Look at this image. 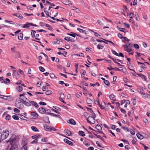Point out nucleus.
<instances>
[{
  "mask_svg": "<svg viewBox=\"0 0 150 150\" xmlns=\"http://www.w3.org/2000/svg\"><path fill=\"white\" fill-rule=\"evenodd\" d=\"M8 141L10 142L11 145V146L9 150H18V146L16 144V140L15 138H10Z\"/></svg>",
  "mask_w": 150,
  "mask_h": 150,
  "instance_id": "f257e3e1",
  "label": "nucleus"
},
{
  "mask_svg": "<svg viewBox=\"0 0 150 150\" xmlns=\"http://www.w3.org/2000/svg\"><path fill=\"white\" fill-rule=\"evenodd\" d=\"M9 135V131L7 129L3 130L0 135L1 139H6Z\"/></svg>",
  "mask_w": 150,
  "mask_h": 150,
  "instance_id": "f03ea898",
  "label": "nucleus"
},
{
  "mask_svg": "<svg viewBox=\"0 0 150 150\" xmlns=\"http://www.w3.org/2000/svg\"><path fill=\"white\" fill-rule=\"evenodd\" d=\"M95 118L92 116H89L87 118V121L90 124H94L95 122Z\"/></svg>",
  "mask_w": 150,
  "mask_h": 150,
  "instance_id": "7ed1b4c3",
  "label": "nucleus"
},
{
  "mask_svg": "<svg viewBox=\"0 0 150 150\" xmlns=\"http://www.w3.org/2000/svg\"><path fill=\"white\" fill-rule=\"evenodd\" d=\"M3 77H0V80L1 81L2 79V81L1 82V83H10V81L9 79L7 78H6L5 79L3 80Z\"/></svg>",
  "mask_w": 150,
  "mask_h": 150,
  "instance_id": "20e7f679",
  "label": "nucleus"
},
{
  "mask_svg": "<svg viewBox=\"0 0 150 150\" xmlns=\"http://www.w3.org/2000/svg\"><path fill=\"white\" fill-rule=\"evenodd\" d=\"M38 116V115L35 112H31V117L32 119H34L37 118Z\"/></svg>",
  "mask_w": 150,
  "mask_h": 150,
  "instance_id": "39448f33",
  "label": "nucleus"
},
{
  "mask_svg": "<svg viewBox=\"0 0 150 150\" xmlns=\"http://www.w3.org/2000/svg\"><path fill=\"white\" fill-rule=\"evenodd\" d=\"M87 110L88 111L90 112V115L93 116L94 117H96V115L92 111L91 109L89 108H87Z\"/></svg>",
  "mask_w": 150,
  "mask_h": 150,
  "instance_id": "423d86ee",
  "label": "nucleus"
},
{
  "mask_svg": "<svg viewBox=\"0 0 150 150\" xmlns=\"http://www.w3.org/2000/svg\"><path fill=\"white\" fill-rule=\"evenodd\" d=\"M25 99L27 100V101H24V104L26 106H30L31 105V102L27 98H25Z\"/></svg>",
  "mask_w": 150,
  "mask_h": 150,
  "instance_id": "0eeeda50",
  "label": "nucleus"
},
{
  "mask_svg": "<svg viewBox=\"0 0 150 150\" xmlns=\"http://www.w3.org/2000/svg\"><path fill=\"white\" fill-rule=\"evenodd\" d=\"M64 142L70 145L73 146V143L71 141L68 140V139H64Z\"/></svg>",
  "mask_w": 150,
  "mask_h": 150,
  "instance_id": "6e6552de",
  "label": "nucleus"
},
{
  "mask_svg": "<svg viewBox=\"0 0 150 150\" xmlns=\"http://www.w3.org/2000/svg\"><path fill=\"white\" fill-rule=\"evenodd\" d=\"M64 132L68 136H71L72 134L71 131L68 129H65Z\"/></svg>",
  "mask_w": 150,
  "mask_h": 150,
  "instance_id": "1a4fd4ad",
  "label": "nucleus"
},
{
  "mask_svg": "<svg viewBox=\"0 0 150 150\" xmlns=\"http://www.w3.org/2000/svg\"><path fill=\"white\" fill-rule=\"evenodd\" d=\"M44 127L45 128V129L47 130H53L54 131V128H52L50 126H47L46 125H45Z\"/></svg>",
  "mask_w": 150,
  "mask_h": 150,
  "instance_id": "9d476101",
  "label": "nucleus"
},
{
  "mask_svg": "<svg viewBox=\"0 0 150 150\" xmlns=\"http://www.w3.org/2000/svg\"><path fill=\"white\" fill-rule=\"evenodd\" d=\"M63 3L66 5H70L71 4V2L69 0H64Z\"/></svg>",
  "mask_w": 150,
  "mask_h": 150,
  "instance_id": "9b49d317",
  "label": "nucleus"
},
{
  "mask_svg": "<svg viewBox=\"0 0 150 150\" xmlns=\"http://www.w3.org/2000/svg\"><path fill=\"white\" fill-rule=\"evenodd\" d=\"M38 110L39 112L41 113H45L46 112L45 109L43 108H39Z\"/></svg>",
  "mask_w": 150,
  "mask_h": 150,
  "instance_id": "f8f14e48",
  "label": "nucleus"
},
{
  "mask_svg": "<svg viewBox=\"0 0 150 150\" xmlns=\"http://www.w3.org/2000/svg\"><path fill=\"white\" fill-rule=\"evenodd\" d=\"M16 106L18 108H22L23 107V104L20 103L16 104Z\"/></svg>",
  "mask_w": 150,
  "mask_h": 150,
  "instance_id": "ddd939ff",
  "label": "nucleus"
},
{
  "mask_svg": "<svg viewBox=\"0 0 150 150\" xmlns=\"http://www.w3.org/2000/svg\"><path fill=\"white\" fill-rule=\"evenodd\" d=\"M13 14L14 16H16L19 18L22 19L23 18V17L19 13H13Z\"/></svg>",
  "mask_w": 150,
  "mask_h": 150,
  "instance_id": "4468645a",
  "label": "nucleus"
},
{
  "mask_svg": "<svg viewBox=\"0 0 150 150\" xmlns=\"http://www.w3.org/2000/svg\"><path fill=\"white\" fill-rule=\"evenodd\" d=\"M69 123L73 125H76V123L75 121L73 119H71L69 120V122H68Z\"/></svg>",
  "mask_w": 150,
  "mask_h": 150,
  "instance_id": "2eb2a0df",
  "label": "nucleus"
},
{
  "mask_svg": "<svg viewBox=\"0 0 150 150\" xmlns=\"http://www.w3.org/2000/svg\"><path fill=\"white\" fill-rule=\"evenodd\" d=\"M64 40L68 41L73 42L74 41L73 39L69 37H65L64 38Z\"/></svg>",
  "mask_w": 150,
  "mask_h": 150,
  "instance_id": "dca6fc26",
  "label": "nucleus"
},
{
  "mask_svg": "<svg viewBox=\"0 0 150 150\" xmlns=\"http://www.w3.org/2000/svg\"><path fill=\"white\" fill-rule=\"evenodd\" d=\"M30 102L31 103V105H32L37 108L39 107L38 105L36 103L33 101H31Z\"/></svg>",
  "mask_w": 150,
  "mask_h": 150,
  "instance_id": "f3484780",
  "label": "nucleus"
},
{
  "mask_svg": "<svg viewBox=\"0 0 150 150\" xmlns=\"http://www.w3.org/2000/svg\"><path fill=\"white\" fill-rule=\"evenodd\" d=\"M13 73L16 78L17 79L19 77V74L16 71L14 70Z\"/></svg>",
  "mask_w": 150,
  "mask_h": 150,
  "instance_id": "a211bd4d",
  "label": "nucleus"
},
{
  "mask_svg": "<svg viewBox=\"0 0 150 150\" xmlns=\"http://www.w3.org/2000/svg\"><path fill=\"white\" fill-rule=\"evenodd\" d=\"M32 23H26L25 24H24L22 27L23 28H28L29 27V25H31Z\"/></svg>",
  "mask_w": 150,
  "mask_h": 150,
  "instance_id": "6ab92c4d",
  "label": "nucleus"
},
{
  "mask_svg": "<svg viewBox=\"0 0 150 150\" xmlns=\"http://www.w3.org/2000/svg\"><path fill=\"white\" fill-rule=\"evenodd\" d=\"M99 106L101 109H104V108L103 106V105H105V102L103 101L101 103V104H98Z\"/></svg>",
  "mask_w": 150,
  "mask_h": 150,
  "instance_id": "aec40b11",
  "label": "nucleus"
},
{
  "mask_svg": "<svg viewBox=\"0 0 150 150\" xmlns=\"http://www.w3.org/2000/svg\"><path fill=\"white\" fill-rule=\"evenodd\" d=\"M132 44L130 43H127L125 45H123V46L124 47H132Z\"/></svg>",
  "mask_w": 150,
  "mask_h": 150,
  "instance_id": "412c9836",
  "label": "nucleus"
},
{
  "mask_svg": "<svg viewBox=\"0 0 150 150\" xmlns=\"http://www.w3.org/2000/svg\"><path fill=\"white\" fill-rule=\"evenodd\" d=\"M23 34L22 33H20L18 34V39L20 40H21L23 39Z\"/></svg>",
  "mask_w": 150,
  "mask_h": 150,
  "instance_id": "4be33fe9",
  "label": "nucleus"
},
{
  "mask_svg": "<svg viewBox=\"0 0 150 150\" xmlns=\"http://www.w3.org/2000/svg\"><path fill=\"white\" fill-rule=\"evenodd\" d=\"M31 129L34 132H38L39 131L38 129L36 127L34 126H32Z\"/></svg>",
  "mask_w": 150,
  "mask_h": 150,
  "instance_id": "5701e85b",
  "label": "nucleus"
},
{
  "mask_svg": "<svg viewBox=\"0 0 150 150\" xmlns=\"http://www.w3.org/2000/svg\"><path fill=\"white\" fill-rule=\"evenodd\" d=\"M78 133L81 136L84 137L85 135V133L82 131H79Z\"/></svg>",
  "mask_w": 150,
  "mask_h": 150,
  "instance_id": "b1692460",
  "label": "nucleus"
},
{
  "mask_svg": "<svg viewBox=\"0 0 150 150\" xmlns=\"http://www.w3.org/2000/svg\"><path fill=\"white\" fill-rule=\"evenodd\" d=\"M125 48V51H127L128 52L132 51V49L131 48H129L128 47H124Z\"/></svg>",
  "mask_w": 150,
  "mask_h": 150,
  "instance_id": "393cba45",
  "label": "nucleus"
},
{
  "mask_svg": "<svg viewBox=\"0 0 150 150\" xmlns=\"http://www.w3.org/2000/svg\"><path fill=\"white\" fill-rule=\"evenodd\" d=\"M137 137L140 139H142L144 138L143 136L142 135L139 133L137 134Z\"/></svg>",
  "mask_w": 150,
  "mask_h": 150,
  "instance_id": "a878e982",
  "label": "nucleus"
},
{
  "mask_svg": "<svg viewBox=\"0 0 150 150\" xmlns=\"http://www.w3.org/2000/svg\"><path fill=\"white\" fill-rule=\"evenodd\" d=\"M49 114L53 117H55L59 118L60 117V116L59 115H56L53 113H50Z\"/></svg>",
  "mask_w": 150,
  "mask_h": 150,
  "instance_id": "bb28decb",
  "label": "nucleus"
},
{
  "mask_svg": "<svg viewBox=\"0 0 150 150\" xmlns=\"http://www.w3.org/2000/svg\"><path fill=\"white\" fill-rule=\"evenodd\" d=\"M71 33L72 34L67 33V35L73 37L75 38L76 37V34L75 33L73 32H71Z\"/></svg>",
  "mask_w": 150,
  "mask_h": 150,
  "instance_id": "cd10ccee",
  "label": "nucleus"
},
{
  "mask_svg": "<svg viewBox=\"0 0 150 150\" xmlns=\"http://www.w3.org/2000/svg\"><path fill=\"white\" fill-rule=\"evenodd\" d=\"M23 89L22 87L21 86H19L16 88V89L19 92H21L23 90Z\"/></svg>",
  "mask_w": 150,
  "mask_h": 150,
  "instance_id": "c85d7f7f",
  "label": "nucleus"
},
{
  "mask_svg": "<svg viewBox=\"0 0 150 150\" xmlns=\"http://www.w3.org/2000/svg\"><path fill=\"white\" fill-rule=\"evenodd\" d=\"M64 96L63 93H61L60 94V97H59V100L63 99L64 98Z\"/></svg>",
  "mask_w": 150,
  "mask_h": 150,
  "instance_id": "c756f323",
  "label": "nucleus"
},
{
  "mask_svg": "<svg viewBox=\"0 0 150 150\" xmlns=\"http://www.w3.org/2000/svg\"><path fill=\"white\" fill-rule=\"evenodd\" d=\"M96 128L98 130L100 131L102 129V127L101 126L99 125H97L96 126Z\"/></svg>",
  "mask_w": 150,
  "mask_h": 150,
  "instance_id": "7c9ffc66",
  "label": "nucleus"
},
{
  "mask_svg": "<svg viewBox=\"0 0 150 150\" xmlns=\"http://www.w3.org/2000/svg\"><path fill=\"white\" fill-rule=\"evenodd\" d=\"M117 29L120 31H122V32H124L125 33V31H124V30H125V28H120V27H119L118 26H117Z\"/></svg>",
  "mask_w": 150,
  "mask_h": 150,
  "instance_id": "2f4dec72",
  "label": "nucleus"
},
{
  "mask_svg": "<svg viewBox=\"0 0 150 150\" xmlns=\"http://www.w3.org/2000/svg\"><path fill=\"white\" fill-rule=\"evenodd\" d=\"M97 47L99 49H102L104 47V46L102 45L98 44L97 45Z\"/></svg>",
  "mask_w": 150,
  "mask_h": 150,
  "instance_id": "473e14b6",
  "label": "nucleus"
},
{
  "mask_svg": "<svg viewBox=\"0 0 150 150\" xmlns=\"http://www.w3.org/2000/svg\"><path fill=\"white\" fill-rule=\"evenodd\" d=\"M133 46L136 49H139V46L137 44H134L133 45Z\"/></svg>",
  "mask_w": 150,
  "mask_h": 150,
  "instance_id": "72a5a7b5",
  "label": "nucleus"
},
{
  "mask_svg": "<svg viewBox=\"0 0 150 150\" xmlns=\"http://www.w3.org/2000/svg\"><path fill=\"white\" fill-rule=\"evenodd\" d=\"M115 96L113 94L110 95L109 96V98L111 100H115L114 99V98H115Z\"/></svg>",
  "mask_w": 150,
  "mask_h": 150,
  "instance_id": "f704fd0d",
  "label": "nucleus"
},
{
  "mask_svg": "<svg viewBox=\"0 0 150 150\" xmlns=\"http://www.w3.org/2000/svg\"><path fill=\"white\" fill-rule=\"evenodd\" d=\"M77 30L79 31L80 33H84L85 34H86V33L85 32L86 31L82 29L77 28Z\"/></svg>",
  "mask_w": 150,
  "mask_h": 150,
  "instance_id": "c9c22d12",
  "label": "nucleus"
},
{
  "mask_svg": "<svg viewBox=\"0 0 150 150\" xmlns=\"http://www.w3.org/2000/svg\"><path fill=\"white\" fill-rule=\"evenodd\" d=\"M144 97L145 98L150 99V95L148 94L145 93L144 94Z\"/></svg>",
  "mask_w": 150,
  "mask_h": 150,
  "instance_id": "e433bc0d",
  "label": "nucleus"
},
{
  "mask_svg": "<svg viewBox=\"0 0 150 150\" xmlns=\"http://www.w3.org/2000/svg\"><path fill=\"white\" fill-rule=\"evenodd\" d=\"M137 141V139L136 138H133V140L132 141V142L133 144L135 145L136 144V142Z\"/></svg>",
  "mask_w": 150,
  "mask_h": 150,
  "instance_id": "4c0bfd02",
  "label": "nucleus"
},
{
  "mask_svg": "<svg viewBox=\"0 0 150 150\" xmlns=\"http://www.w3.org/2000/svg\"><path fill=\"white\" fill-rule=\"evenodd\" d=\"M12 118L15 120H19L18 117L16 115H13L12 116Z\"/></svg>",
  "mask_w": 150,
  "mask_h": 150,
  "instance_id": "58836bf2",
  "label": "nucleus"
},
{
  "mask_svg": "<svg viewBox=\"0 0 150 150\" xmlns=\"http://www.w3.org/2000/svg\"><path fill=\"white\" fill-rule=\"evenodd\" d=\"M45 26L48 28V29L50 30H52V27L50 25L48 24H46Z\"/></svg>",
  "mask_w": 150,
  "mask_h": 150,
  "instance_id": "ea45409f",
  "label": "nucleus"
},
{
  "mask_svg": "<svg viewBox=\"0 0 150 150\" xmlns=\"http://www.w3.org/2000/svg\"><path fill=\"white\" fill-rule=\"evenodd\" d=\"M138 76H140L142 78H144L145 79H146V77L143 74H137Z\"/></svg>",
  "mask_w": 150,
  "mask_h": 150,
  "instance_id": "a19ab883",
  "label": "nucleus"
},
{
  "mask_svg": "<svg viewBox=\"0 0 150 150\" xmlns=\"http://www.w3.org/2000/svg\"><path fill=\"white\" fill-rule=\"evenodd\" d=\"M111 51L113 54H115L117 56H119L118 54L115 51L112 50H111Z\"/></svg>",
  "mask_w": 150,
  "mask_h": 150,
  "instance_id": "79ce46f5",
  "label": "nucleus"
},
{
  "mask_svg": "<svg viewBox=\"0 0 150 150\" xmlns=\"http://www.w3.org/2000/svg\"><path fill=\"white\" fill-rule=\"evenodd\" d=\"M39 68L40 70L42 72H43L45 71V69L41 66L39 67Z\"/></svg>",
  "mask_w": 150,
  "mask_h": 150,
  "instance_id": "37998d69",
  "label": "nucleus"
},
{
  "mask_svg": "<svg viewBox=\"0 0 150 150\" xmlns=\"http://www.w3.org/2000/svg\"><path fill=\"white\" fill-rule=\"evenodd\" d=\"M104 83L107 86H109L110 85V83L107 80H105L104 81Z\"/></svg>",
  "mask_w": 150,
  "mask_h": 150,
  "instance_id": "c03bdc74",
  "label": "nucleus"
},
{
  "mask_svg": "<svg viewBox=\"0 0 150 150\" xmlns=\"http://www.w3.org/2000/svg\"><path fill=\"white\" fill-rule=\"evenodd\" d=\"M140 144L142 145L144 147V149L145 150H147V149L148 148V147L147 146H146L145 145H144L142 143H140Z\"/></svg>",
  "mask_w": 150,
  "mask_h": 150,
  "instance_id": "a18cd8bd",
  "label": "nucleus"
},
{
  "mask_svg": "<svg viewBox=\"0 0 150 150\" xmlns=\"http://www.w3.org/2000/svg\"><path fill=\"white\" fill-rule=\"evenodd\" d=\"M36 33V32L33 30H32V32L31 33L32 36V37H34L35 36V33Z\"/></svg>",
  "mask_w": 150,
  "mask_h": 150,
  "instance_id": "49530a36",
  "label": "nucleus"
},
{
  "mask_svg": "<svg viewBox=\"0 0 150 150\" xmlns=\"http://www.w3.org/2000/svg\"><path fill=\"white\" fill-rule=\"evenodd\" d=\"M116 79H117V77L116 76H114L113 77V81L112 82V83L113 84H115V82L116 80Z\"/></svg>",
  "mask_w": 150,
  "mask_h": 150,
  "instance_id": "de8ad7c7",
  "label": "nucleus"
},
{
  "mask_svg": "<svg viewBox=\"0 0 150 150\" xmlns=\"http://www.w3.org/2000/svg\"><path fill=\"white\" fill-rule=\"evenodd\" d=\"M46 24L43 23L42 22H40V25L41 26H45Z\"/></svg>",
  "mask_w": 150,
  "mask_h": 150,
  "instance_id": "09e8293b",
  "label": "nucleus"
},
{
  "mask_svg": "<svg viewBox=\"0 0 150 150\" xmlns=\"http://www.w3.org/2000/svg\"><path fill=\"white\" fill-rule=\"evenodd\" d=\"M51 93V91L50 90H48L45 92V94L47 95H49Z\"/></svg>",
  "mask_w": 150,
  "mask_h": 150,
  "instance_id": "8fccbe9b",
  "label": "nucleus"
},
{
  "mask_svg": "<svg viewBox=\"0 0 150 150\" xmlns=\"http://www.w3.org/2000/svg\"><path fill=\"white\" fill-rule=\"evenodd\" d=\"M39 104L42 105H46V103L42 101L40 102L39 103Z\"/></svg>",
  "mask_w": 150,
  "mask_h": 150,
  "instance_id": "3c124183",
  "label": "nucleus"
},
{
  "mask_svg": "<svg viewBox=\"0 0 150 150\" xmlns=\"http://www.w3.org/2000/svg\"><path fill=\"white\" fill-rule=\"evenodd\" d=\"M135 15L136 16V19L137 20L139 19V16L138 13L137 12H135Z\"/></svg>",
  "mask_w": 150,
  "mask_h": 150,
  "instance_id": "603ef678",
  "label": "nucleus"
},
{
  "mask_svg": "<svg viewBox=\"0 0 150 150\" xmlns=\"http://www.w3.org/2000/svg\"><path fill=\"white\" fill-rule=\"evenodd\" d=\"M38 142V140L37 139H36V140H34L33 141H32L31 142V143L33 144L34 143H37Z\"/></svg>",
  "mask_w": 150,
  "mask_h": 150,
  "instance_id": "864d4df0",
  "label": "nucleus"
},
{
  "mask_svg": "<svg viewBox=\"0 0 150 150\" xmlns=\"http://www.w3.org/2000/svg\"><path fill=\"white\" fill-rule=\"evenodd\" d=\"M27 144V143L25 144L23 146V149L25 150H28V147L27 146H25V145Z\"/></svg>",
  "mask_w": 150,
  "mask_h": 150,
  "instance_id": "5fc2aeb1",
  "label": "nucleus"
},
{
  "mask_svg": "<svg viewBox=\"0 0 150 150\" xmlns=\"http://www.w3.org/2000/svg\"><path fill=\"white\" fill-rule=\"evenodd\" d=\"M50 77L51 78H54L55 77H56L55 75H54V74L53 73H52V74H50Z\"/></svg>",
  "mask_w": 150,
  "mask_h": 150,
  "instance_id": "6e6d98bb",
  "label": "nucleus"
},
{
  "mask_svg": "<svg viewBox=\"0 0 150 150\" xmlns=\"http://www.w3.org/2000/svg\"><path fill=\"white\" fill-rule=\"evenodd\" d=\"M42 82L40 81L39 82H38L37 83V86L38 87H40L41 86V84L42 83Z\"/></svg>",
  "mask_w": 150,
  "mask_h": 150,
  "instance_id": "4d7b16f0",
  "label": "nucleus"
},
{
  "mask_svg": "<svg viewBox=\"0 0 150 150\" xmlns=\"http://www.w3.org/2000/svg\"><path fill=\"white\" fill-rule=\"evenodd\" d=\"M14 111L16 113H18L20 112V110L17 108H15L14 110Z\"/></svg>",
  "mask_w": 150,
  "mask_h": 150,
  "instance_id": "13d9d810",
  "label": "nucleus"
},
{
  "mask_svg": "<svg viewBox=\"0 0 150 150\" xmlns=\"http://www.w3.org/2000/svg\"><path fill=\"white\" fill-rule=\"evenodd\" d=\"M133 15L134 13H130L129 15H128L127 16H128L131 18H132L133 17Z\"/></svg>",
  "mask_w": 150,
  "mask_h": 150,
  "instance_id": "bf43d9fd",
  "label": "nucleus"
},
{
  "mask_svg": "<svg viewBox=\"0 0 150 150\" xmlns=\"http://www.w3.org/2000/svg\"><path fill=\"white\" fill-rule=\"evenodd\" d=\"M124 25L127 28H129L130 27L129 25V24L126 23H124Z\"/></svg>",
  "mask_w": 150,
  "mask_h": 150,
  "instance_id": "052dcab7",
  "label": "nucleus"
},
{
  "mask_svg": "<svg viewBox=\"0 0 150 150\" xmlns=\"http://www.w3.org/2000/svg\"><path fill=\"white\" fill-rule=\"evenodd\" d=\"M10 118H11V116L9 115H7L6 117V120H9Z\"/></svg>",
  "mask_w": 150,
  "mask_h": 150,
  "instance_id": "680f3d73",
  "label": "nucleus"
},
{
  "mask_svg": "<svg viewBox=\"0 0 150 150\" xmlns=\"http://www.w3.org/2000/svg\"><path fill=\"white\" fill-rule=\"evenodd\" d=\"M120 110L123 113H125L126 112V111L125 110L123 109L122 108H120Z\"/></svg>",
  "mask_w": 150,
  "mask_h": 150,
  "instance_id": "e2e57ef3",
  "label": "nucleus"
},
{
  "mask_svg": "<svg viewBox=\"0 0 150 150\" xmlns=\"http://www.w3.org/2000/svg\"><path fill=\"white\" fill-rule=\"evenodd\" d=\"M46 86L44 85L42 87V89L43 91H45L46 90Z\"/></svg>",
  "mask_w": 150,
  "mask_h": 150,
  "instance_id": "0e129e2a",
  "label": "nucleus"
},
{
  "mask_svg": "<svg viewBox=\"0 0 150 150\" xmlns=\"http://www.w3.org/2000/svg\"><path fill=\"white\" fill-rule=\"evenodd\" d=\"M20 117L21 119L25 120V119L26 118V117L22 115H21V117Z\"/></svg>",
  "mask_w": 150,
  "mask_h": 150,
  "instance_id": "69168bd1",
  "label": "nucleus"
},
{
  "mask_svg": "<svg viewBox=\"0 0 150 150\" xmlns=\"http://www.w3.org/2000/svg\"><path fill=\"white\" fill-rule=\"evenodd\" d=\"M118 36L119 38H120V39H122V38H123V37L122 35L120 33H118Z\"/></svg>",
  "mask_w": 150,
  "mask_h": 150,
  "instance_id": "338daca9",
  "label": "nucleus"
},
{
  "mask_svg": "<svg viewBox=\"0 0 150 150\" xmlns=\"http://www.w3.org/2000/svg\"><path fill=\"white\" fill-rule=\"evenodd\" d=\"M133 3V5L135 6L137 5V0H134Z\"/></svg>",
  "mask_w": 150,
  "mask_h": 150,
  "instance_id": "774afa93",
  "label": "nucleus"
}]
</instances>
